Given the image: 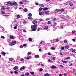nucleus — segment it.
<instances>
[{
  "label": "nucleus",
  "mask_w": 76,
  "mask_h": 76,
  "mask_svg": "<svg viewBox=\"0 0 76 76\" xmlns=\"http://www.w3.org/2000/svg\"><path fill=\"white\" fill-rule=\"evenodd\" d=\"M31 29H32V31H35L37 29V25L36 24H34L31 26Z\"/></svg>",
  "instance_id": "f257e3e1"
},
{
  "label": "nucleus",
  "mask_w": 76,
  "mask_h": 76,
  "mask_svg": "<svg viewBox=\"0 0 76 76\" xmlns=\"http://www.w3.org/2000/svg\"><path fill=\"white\" fill-rule=\"evenodd\" d=\"M13 5L15 6H16L18 5V4L16 3V2H13L11 3L10 5H9V6H13Z\"/></svg>",
  "instance_id": "f03ea898"
},
{
  "label": "nucleus",
  "mask_w": 76,
  "mask_h": 76,
  "mask_svg": "<svg viewBox=\"0 0 76 76\" xmlns=\"http://www.w3.org/2000/svg\"><path fill=\"white\" fill-rule=\"evenodd\" d=\"M15 44H16V41H12L9 44L10 46H12L13 45H15Z\"/></svg>",
  "instance_id": "7ed1b4c3"
},
{
  "label": "nucleus",
  "mask_w": 76,
  "mask_h": 76,
  "mask_svg": "<svg viewBox=\"0 0 76 76\" xmlns=\"http://www.w3.org/2000/svg\"><path fill=\"white\" fill-rule=\"evenodd\" d=\"M64 9H62L61 10L57 9H55V11H56V12H62V11H64Z\"/></svg>",
  "instance_id": "20e7f679"
},
{
  "label": "nucleus",
  "mask_w": 76,
  "mask_h": 76,
  "mask_svg": "<svg viewBox=\"0 0 76 76\" xmlns=\"http://www.w3.org/2000/svg\"><path fill=\"white\" fill-rule=\"evenodd\" d=\"M44 29L45 30H47L48 29V27L47 26H45L44 27Z\"/></svg>",
  "instance_id": "39448f33"
},
{
  "label": "nucleus",
  "mask_w": 76,
  "mask_h": 76,
  "mask_svg": "<svg viewBox=\"0 0 76 76\" xmlns=\"http://www.w3.org/2000/svg\"><path fill=\"white\" fill-rule=\"evenodd\" d=\"M45 14H47V15H48L49 14V13H50V11H49L48 10L46 11L45 12Z\"/></svg>",
  "instance_id": "423d86ee"
},
{
  "label": "nucleus",
  "mask_w": 76,
  "mask_h": 76,
  "mask_svg": "<svg viewBox=\"0 0 76 76\" xmlns=\"http://www.w3.org/2000/svg\"><path fill=\"white\" fill-rule=\"evenodd\" d=\"M1 54L2 55H3V56H5V55H6V53L4 52H2L1 53Z\"/></svg>",
  "instance_id": "0eeeda50"
},
{
  "label": "nucleus",
  "mask_w": 76,
  "mask_h": 76,
  "mask_svg": "<svg viewBox=\"0 0 76 76\" xmlns=\"http://www.w3.org/2000/svg\"><path fill=\"white\" fill-rule=\"evenodd\" d=\"M18 69V66H15L13 68V70H15L17 69Z\"/></svg>",
  "instance_id": "6e6552de"
},
{
  "label": "nucleus",
  "mask_w": 76,
  "mask_h": 76,
  "mask_svg": "<svg viewBox=\"0 0 76 76\" xmlns=\"http://www.w3.org/2000/svg\"><path fill=\"white\" fill-rule=\"evenodd\" d=\"M44 14V12H39V14L40 16H41V15H42Z\"/></svg>",
  "instance_id": "1a4fd4ad"
},
{
  "label": "nucleus",
  "mask_w": 76,
  "mask_h": 76,
  "mask_svg": "<svg viewBox=\"0 0 76 76\" xmlns=\"http://www.w3.org/2000/svg\"><path fill=\"white\" fill-rule=\"evenodd\" d=\"M69 4L70 5V6H72L73 5V4L71 2H69Z\"/></svg>",
  "instance_id": "9d476101"
},
{
  "label": "nucleus",
  "mask_w": 76,
  "mask_h": 76,
  "mask_svg": "<svg viewBox=\"0 0 76 76\" xmlns=\"http://www.w3.org/2000/svg\"><path fill=\"white\" fill-rule=\"evenodd\" d=\"M51 69H57L56 66L54 65L52 66Z\"/></svg>",
  "instance_id": "9b49d317"
},
{
  "label": "nucleus",
  "mask_w": 76,
  "mask_h": 76,
  "mask_svg": "<svg viewBox=\"0 0 76 76\" xmlns=\"http://www.w3.org/2000/svg\"><path fill=\"white\" fill-rule=\"evenodd\" d=\"M39 57V56L38 55H36L35 56V57L36 58H38Z\"/></svg>",
  "instance_id": "f8f14e48"
},
{
  "label": "nucleus",
  "mask_w": 76,
  "mask_h": 76,
  "mask_svg": "<svg viewBox=\"0 0 76 76\" xmlns=\"http://www.w3.org/2000/svg\"><path fill=\"white\" fill-rule=\"evenodd\" d=\"M23 69H25V66H23V67H21L20 69V70L21 71L22 70H23Z\"/></svg>",
  "instance_id": "ddd939ff"
},
{
  "label": "nucleus",
  "mask_w": 76,
  "mask_h": 76,
  "mask_svg": "<svg viewBox=\"0 0 76 76\" xmlns=\"http://www.w3.org/2000/svg\"><path fill=\"white\" fill-rule=\"evenodd\" d=\"M69 46H68L67 45H66L65 46V48H64L65 49H66V50H67L69 48Z\"/></svg>",
  "instance_id": "4468645a"
},
{
  "label": "nucleus",
  "mask_w": 76,
  "mask_h": 76,
  "mask_svg": "<svg viewBox=\"0 0 76 76\" xmlns=\"http://www.w3.org/2000/svg\"><path fill=\"white\" fill-rule=\"evenodd\" d=\"M37 21L35 20H34L33 21L32 23H33V24H35V23H37Z\"/></svg>",
  "instance_id": "2eb2a0df"
},
{
  "label": "nucleus",
  "mask_w": 76,
  "mask_h": 76,
  "mask_svg": "<svg viewBox=\"0 0 76 76\" xmlns=\"http://www.w3.org/2000/svg\"><path fill=\"white\" fill-rule=\"evenodd\" d=\"M44 76H50V74L47 73L44 74Z\"/></svg>",
  "instance_id": "dca6fc26"
},
{
  "label": "nucleus",
  "mask_w": 76,
  "mask_h": 76,
  "mask_svg": "<svg viewBox=\"0 0 76 76\" xmlns=\"http://www.w3.org/2000/svg\"><path fill=\"white\" fill-rule=\"evenodd\" d=\"M48 9V8L47 7L44 8L43 9V10H47Z\"/></svg>",
  "instance_id": "f3484780"
},
{
  "label": "nucleus",
  "mask_w": 76,
  "mask_h": 76,
  "mask_svg": "<svg viewBox=\"0 0 76 76\" xmlns=\"http://www.w3.org/2000/svg\"><path fill=\"white\" fill-rule=\"evenodd\" d=\"M24 12H27L28 11V9L26 8L24 9L23 10Z\"/></svg>",
  "instance_id": "a211bd4d"
},
{
  "label": "nucleus",
  "mask_w": 76,
  "mask_h": 76,
  "mask_svg": "<svg viewBox=\"0 0 76 76\" xmlns=\"http://www.w3.org/2000/svg\"><path fill=\"white\" fill-rule=\"evenodd\" d=\"M1 12L2 14H6V13L4 11H1Z\"/></svg>",
  "instance_id": "6ab92c4d"
},
{
  "label": "nucleus",
  "mask_w": 76,
  "mask_h": 76,
  "mask_svg": "<svg viewBox=\"0 0 76 76\" xmlns=\"http://www.w3.org/2000/svg\"><path fill=\"white\" fill-rule=\"evenodd\" d=\"M56 25H57V23H55L53 26V28H54L55 26H56Z\"/></svg>",
  "instance_id": "aec40b11"
},
{
  "label": "nucleus",
  "mask_w": 76,
  "mask_h": 76,
  "mask_svg": "<svg viewBox=\"0 0 76 76\" xmlns=\"http://www.w3.org/2000/svg\"><path fill=\"white\" fill-rule=\"evenodd\" d=\"M61 61L62 63H67V61H63V60H62Z\"/></svg>",
  "instance_id": "412c9836"
},
{
  "label": "nucleus",
  "mask_w": 76,
  "mask_h": 76,
  "mask_svg": "<svg viewBox=\"0 0 76 76\" xmlns=\"http://www.w3.org/2000/svg\"><path fill=\"white\" fill-rule=\"evenodd\" d=\"M50 49L51 50H55V49H56V48H55L53 47H51Z\"/></svg>",
  "instance_id": "4be33fe9"
},
{
  "label": "nucleus",
  "mask_w": 76,
  "mask_h": 76,
  "mask_svg": "<svg viewBox=\"0 0 76 76\" xmlns=\"http://www.w3.org/2000/svg\"><path fill=\"white\" fill-rule=\"evenodd\" d=\"M39 6H40V7H44V5H43V4H39Z\"/></svg>",
  "instance_id": "5701e85b"
},
{
  "label": "nucleus",
  "mask_w": 76,
  "mask_h": 76,
  "mask_svg": "<svg viewBox=\"0 0 76 76\" xmlns=\"http://www.w3.org/2000/svg\"><path fill=\"white\" fill-rule=\"evenodd\" d=\"M10 39H14V37H13V36H10Z\"/></svg>",
  "instance_id": "b1692460"
},
{
  "label": "nucleus",
  "mask_w": 76,
  "mask_h": 76,
  "mask_svg": "<svg viewBox=\"0 0 76 76\" xmlns=\"http://www.w3.org/2000/svg\"><path fill=\"white\" fill-rule=\"evenodd\" d=\"M64 43H65V44H67V40H65L64 41Z\"/></svg>",
  "instance_id": "393cba45"
},
{
  "label": "nucleus",
  "mask_w": 76,
  "mask_h": 76,
  "mask_svg": "<svg viewBox=\"0 0 76 76\" xmlns=\"http://www.w3.org/2000/svg\"><path fill=\"white\" fill-rule=\"evenodd\" d=\"M29 41H32V38H29L28 39Z\"/></svg>",
  "instance_id": "a878e982"
},
{
  "label": "nucleus",
  "mask_w": 76,
  "mask_h": 76,
  "mask_svg": "<svg viewBox=\"0 0 76 76\" xmlns=\"http://www.w3.org/2000/svg\"><path fill=\"white\" fill-rule=\"evenodd\" d=\"M28 15L29 16H32V14H31V13H30L28 14Z\"/></svg>",
  "instance_id": "bb28decb"
},
{
  "label": "nucleus",
  "mask_w": 76,
  "mask_h": 76,
  "mask_svg": "<svg viewBox=\"0 0 76 76\" xmlns=\"http://www.w3.org/2000/svg\"><path fill=\"white\" fill-rule=\"evenodd\" d=\"M69 59H70V57H67L66 58V60H69Z\"/></svg>",
  "instance_id": "cd10ccee"
},
{
  "label": "nucleus",
  "mask_w": 76,
  "mask_h": 76,
  "mask_svg": "<svg viewBox=\"0 0 76 76\" xmlns=\"http://www.w3.org/2000/svg\"><path fill=\"white\" fill-rule=\"evenodd\" d=\"M20 15H18L17 16V18H20Z\"/></svg>",
  "instance_id": "c85d7f7f"
},
{
  "label": "nucleus",
  "mask_w": 76,
  "mask_h": 76,
  "mask_svg": "<svg viewBox=\"0 0 76 76\" xmlns=\"http://www.w3.org/2000/svg\"><path fill=\"white\" fill-rule=\"evenodd\" d=\"M47 23V24H51V21H48Z\"/></svg>",
  "instance_id": "c756f323"
},
{
  "label": "nucleus",
  "mask_w": 76,
  "mask_h": 76,
  "mask_svg": "<svg viewBox=\"0 0 76 76\" xmlns=\"http://www.w3.org/2000/svg\"><path fill=\"white\" fill-rule=\"evenodd\" d=\"M25 75L26 76H29V73L28 72H27V73H25Z\"/></svg>",
  "instance_id": "7c9ffc66"
},
{
  "label": "nucleus",
  "mask_w": 76,
  "mask_h": 76,
  "mask_svg": "<svg viewBox=\"0 0 76 76\" xmlns=\"http://www.w3.org/2000/svg\"><path fill=\"white\" fill-rule=\"evenodd\" d=\"M19 4H20L21 5L23 4V2H19Z\"/></svg>",
  "instance_id": "2f4dec72"
},
{
  "label": "nucleus",
  "mask_w": 76,
  "mask_h": 76,
  "mask_svg": "<svg viewBox=\"0 0 76 76\" xmlns=\"http://www.w3.org/2000/svg\"><path fill=\"white\" fill-rule=\"evenodd\" d=\"M23 60H24V59H23V58H22L20 59V61L22 62V61H23Z\"/></svg>",
  "instance_id": "473e14b6"
},
{
  "label": "nucleus",
  "mask_w": 76,
  "mask_h": 76,
  "mask_svg": "<svg viewBox=\"0 0 76 76\" xmlns=\"http://www.w3.org/2000/svg\"><path fill=\"white\" fill-rule=\"evenodd\" d=\"M6 9H7V10H10V7L6 8Z\"/></svg>",
  "instance_id": "72a5a7b5"
},
{
  "label": "nucleus",
  "mask_w": 76,
  "mask_h": 76,
  "mask_svg": "<svg viewBox=\"0 0 76 76\" xmlns=\"http://www.w3.org/2000/svg\"><path fill=\"white\" fill-rule=\"evenodd\" d=\"M1 38H2L3 39H4L5 38V37L3 36H1Z\"/></svg>",
  "instance_id": "f704fd0d"
},
{
  "label": "nucleus",
  "mask_w": 76,
  "mask_h": 76,
  "mask_svg": "<svg viewBox=\"0 0 76 76\" xmlns=\"http://www.w3.org/2000/svg\"><path fill=\"white\" fill-rule=\"evenodd\" d=\"M28 19H32V16H29L28 18Z\"/></svg>",
  "instance_id": "c9c22d12"
},
{
  "label": "nucleus",
  "mask_w": 76,
  "mask_h": 76,
  "mask_svg": "<svg viewBox=\"0 0 76 76\" xmlns=\"http://www.w3.org/2000/svg\"><path fill=\"white\" fill-rule=\"evenodd\" d=\"M10 61H12V60H13V58H10Z\"/></svg>",
  "instance_id": "e433bc0d"
},
{
  "label": "nucleus",
  "mask_w": 76,
  "mask_h": 76,
  "mask_svg": "<svg viewBox=\"0 0 76 76\" xmlns=\"http://www.w3.org/2000/svg\"><path fill=\"white\" fill-rule=\"evenodd\" d=\"M43 9V8H42L40 7V8L39 9V10H40V11L42 10Z\"/></svg>",
  "instance_id": "4c0bfd02"
},
{
  "label": "nucleus",
  "mask_w": 76,
  "mask_h": 76,
  "mask_svg": "<svg viewBox=\"0 0 76 76\" xmlns=\"http://www.w3.org/2000/svg\"><path fill=\"white\" fill-rule=\"evenodd\" d=\"M58 41H59V40L58 39H56L55 42H58Z\"/></svg>",
  "instance_id": "58836bf2"
},
{
  "label": "nucleus",
  "mask_w": 76,
  "mask_h": 76,
  "mask_svg": "<svg viewBox=\"0 0 76 76\" xmlns=\"http://www.w3.org/2000/svg\"><path fill=\"white\" fill-rule=\"evenodd\" d=\"M14 73H15V74H18V72L17 71H14Z\"/></svg>",
  "instance_id": "ea45409f"
},
{
  "label": "nucleus",
  "mask_w": 76,
  "mask_h": 76,
  "mask_svg": "<svg viewBox=\"0 0 76 76\" xmlns=\"http://www.w3.org/2000/svg\"><path fill=\"white\" fill-rule=\"evenodd\" d=\"M43 70V69L42 68L40 69V70H39L40 72H42V71Z\"/></svg>",
  "instance_id": "a19ab883"
},
{
  "label": "nucleus",
  "mask_w": 76,
  "mask_h": 76,
  "mask_svg": "<svg viewBox=\"0 0 76 76\" xmlns=\"http://www.w3.org/2000/svg\"><path fill=\"white\" fill-rule=\"evenodd\" d=\"M75 33H76V31H75V30H74L72 32V34H73Z\"/></svg>",
  "instance_id": "79ce46f5"
},
{
  "label": "nucleus",
  "mask_w": 76,
  "mask_h": 76,
  "mask_svg": "<svg viewBox=\"0 0 76 76\" xmlns=\"http://www.w3.org/2000/svg\"><path fill=\"white\" fill-rule=\"evenodd\" d=\"M23 47L22 45H20V48H23Z\"/></svg>",
  "instance_id": "37998d69"
},
{
  "label": "nucleus",
  "mask_w": 76,
  "mask_h": 76,
  "mask_svg": "<svg viewBox=\"0 0 76 76\" xmlns=\"http://www.w3.org/2000/svg\"><path fill=\"white\" fill-rule=\"evenodd\" d=\"M31 75H34V72H31Z\"/></svg>",
  "instance_id": "c03bdc74"
},
{
  "label": "nucleus",
  "mask_w": 76,
  "mask_h": 76,
  "mask_svg": "<svg viewBox=\"0 0 76 76\" xmlns=\"http://www.w3.org/2000/svg\"><path fill=\"white\" fill-rule=\"evenodd\" d=\"M28 55H30V54H31V52H29L27 53Z\"/></svg>",
  "instance_id": "a18cd8bd"
},
{
  "label": "nucleus",
  "mask_w": 76,
  "mask_h": 76,
  "mask_svg": "<svg viewBox=\"0 0 76 76\" xmlns=\"http://www.w3.org/2000/svg\"><path fill=\"white\" fill-rule=\"evenodd\" d=\"M60 67H61L62 68H63L64 66L63 65H59Z\"/></svg>",
  "instance_id": "49530a36"
},
{
  "label": "nucleus",
  "mask_w": 76,
  "mask_h": 76,
  "mask_svg": "<svg viewBox=\"0 0 76 76\" xmlns=\"http://www.w3.org/2000/svg\"><path fill=\"white\" fill-rule=\"evenodd\" d=\"M57 20V19L56 18H54V19H53L52 20H53V21H55V20Z\"/></svg>",
  "instance_id": "de8ad7c7"
},
{
  "label": "nucleus",
  "mask_w": 76,
  "mask_h": 76,
  "mask_svg": "<svg viewBox=\"0 0 76 76\" xmlns=\"http://www.w3.org/2000/svg\"><path fill=\"white\" fill-rule=\"evenodd\" d=\"M72 53H75V49H74L72 51Z\"/></svg>",
  "instance_id": "09e8293b"
},
{
  "label": "nucleus",
  "mask_w": 76,
  "mask_h": 76,
  "mask_svg": "<svg viewBox=\"0 0 76 76\" xmlns=\"http://www.w3.org/2000/svg\"><path fill=\"white\" fill-rule=\"evenodd\" d=\"M7 4H11V2L10 1H9L8 2H7Z\"/></svg>",
  "instance_id": "8fccbe9b"
},
{
  "label": "nucleus",
  "mask_w": 76,
  "mask_h": 76,
  "mask_svg": "<svg viewBox=\"0 0 76 76\" xmlns=\"http://www.w3.org/2000/svg\"><path fill=\"white\" fill-rule=\"evenodd\" d=\"M2 10H5L6 9V8H4V7H3L2 8Z\"/></svg>",
  "instance_id": "3c124183"
},
{
  "label": "nucleus",
  "mask_w": 76,
  "mask_h": 76,
  "mask_svg": "<svg viewBox=\"0 0 76 76\" xmlns=\"http://www.w3.org/2000/svg\"><path fill=\"white\" fill-rule=\"evenodd\" d=\"M25 46H26V44H24L23 45V47H25Z\"/></svg>",
  "instance_id": "603ef678"
},
{
  "label": "nucleus",
  "mask_w": 76,
  "mask_h": 76,
  "mask_svg": "<svg viewBox=\"0 0 76 76\" xmlns=\"http://www.w3.org/2000/svg\"><path fill=\"white\" fill-rule=\"evenodd\" d=\"M50 20V18H48L46 20Z\"/></svg>",
  "instance_id": "864d4df0"
},
{
  "label": "nucleus",
  "mask_w": 76,
  "mask_h": 76,
  "mask_svg": "<svg viewBox=\"0 0 76 76\" xmlns=\"http://www.w3.org/2000/svg\"><path fill=\"white\" fill-rule=\"evenodd\" d=\"M14 28L15 29H17V26H15V27H14Z\"/></svg>",
  "instance_id": "5fc2aeb1"
},
{
  "label": "nucleus",
  "mask_w": 76,
  "mask_h": 76,
  "mask_svg": "<svg viewBox=\"0 0 76 76\" xmlns=\"http://www.w3.org/2000/svg\"><path fill=\"white\" fill-rule=\"evenodd\" d=\"M64 75L65 76H67V74H66V73H65L64 74Z\"/></svg>",
  "instance_id": "6e6d98bb"
},
{
  "label": "nucleus",
  "mask_w": 76,
  "mask_h": 76,
  "mask_svg": "<svg viewBox=\"0 0 76 76\" xmlns=\"http://www.w3.org/2000/svg\"><path fill=\"white\" fill-rule=\"evenodd\" d=\"M43 42V41H41L40 42V44H42V42Z\"/></svg>",
  "instance_id": "4d7b16f0"
},
{
  "label": "nucleus",
  "mask_w": 76,
  "mask_h": 76,
  "mask_svg": "<svg viewBox=\"0 0 76 76\" xmlns=\"http://www.w3.org/2000/svg\"><path fill=\"white\" fill-rule=\"evenodd\" d=\"M61 50H64V47H62V48H61Z\"/></svg>",
  "instance_id": "13d9d810"
},
{
  "label": "nucleus",
  "mask_w": 76,
  "mask_h": 76,
  "mask_svg": "<svg viewBox=\"0 0 76 76\" xmlns=\"http://www.w3.org/2000/svg\"><path fill=\"white\" fill-rule=\"evenodd\" d=\"M50 54H51V53H50V52H49L48 53V56H50Z\"/></svg>",
  "instance_id": "bf43d9fd"
},
{
  "label": "nucleus",
  "mask_w": 76,
  "mask_h": 76,
  "mask_svg": "<svg viewBox=\"0 0 76 76\" xmlns=\"http://www.w3.org/2000/svg\"><path fill=\"white\" fill-rule=\"evenodd\" d=\"M38 4H38V3H35L36 5H38Z\"/></svg>",
  "instance_id": "052dcab7"
},
{
  "label": "nucleus",
  "mask_w": 76,
  "mask_h": 76,
  "mask_svg": "<svg viewBox=\"0 0 76 76\" xmlns=\"http://www.w3.org/2000/svg\"><path fill=\"white\" fill-rule=\"evenodd\" d=\"M63 26H61V28H60V29H63Z\"/></svg>",
  "instance_id": "680f3d73"
},
{
  "label": "nucleus",
  "mask_w": 76,
  "mask_h": 76,
  "mask_svg": "<svg viewBox=\"0 0 76 76\" xmlns=\"http://www.w3.org/2000/svg\"><path fill=\"white\" fill-rule=\"evenodd\" d=\"M72 41H73L75 42V41H76V39H72Z\"/></svg>",
  "instance_id": "e2e57ef3"
},
{
  "label": "nucleus",
  "mask_w": 76,
  "mask_h": 76,
  "mask_svg": "<svg viewBox=\"0 0 76 76\" xmlns=\"http://www.w3.org/2000/svg\"><path fill=\"white\" fill-rule=\"evenodd\" d=\"M23 31L24 32H26V30L24 29L23 30Z\"/></svg>",
  "instance_id": "0e129e2a"
},
{
  "label": "nucleus",
  "mask_w": 76,
  "mask_h": 76,
  "mask_svg": "<svg viewBox=\"0 0 76 76\" xmlns=\"http://www.w3.org/2000/svg\"><path fill=\"white\" fill-rule=\"evenodd\" d=\"M26 23V21H24L23 22V23Z\"/></svg>",
  "instance_id": "69168bd1"
},
{
  "label": "nucleus",
  "mask_w": 76,
  "mask_h": 76,
  "mask_svg": "<svg viewBox=\"0 0 76 76\" xmlns=\"http://www.w3.org/2000/svg\"><path fill=\"white\" fill-rule=\"evenodd\" d=\"M53 60H55V57H53Z\"/></svg>",
  "instance_id": "338daca9"
},
{
  "label": "nucleus",
  "mask_w": 76,
  "mask_h": 76,
  "mask_svg": "<svg viewBox=\"0 0 76 76\" xmlns=\"http://www.w3.org/2000/svg\"><path fill=\"white\" fill-rule=\"evenodd\" d=\"M18 23H16V24L15 25V26H18Z\"/></svg>",
  "instance_id": "774afa93"
}]
</instances>
